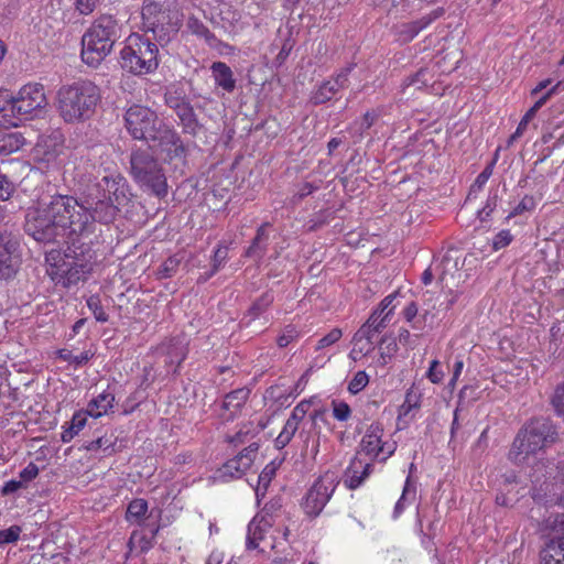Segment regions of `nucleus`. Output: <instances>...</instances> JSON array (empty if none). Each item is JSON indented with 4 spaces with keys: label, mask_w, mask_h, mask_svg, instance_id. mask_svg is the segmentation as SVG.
<instances>
[{
    "label": "nucleus",
    "mask_w": 564,
    "mask_h": 564,
    "mask_svg": "<svg viewBox=\"0 0 564 564\" xmlns=\"http://www.w3.org/2000/svg\"><path fill=\"white\" fill-rule=\"evenodd\" d=\"M94 181L87 186L80 204L67 194L42 197L25 213L24 230L34 240L54 243L66 239L70 243L64 252L46 253L48 274L65 286L85 279L93 269V256L86 243L77 246L80 237L95 230V221L110 224L119 205L128 200V183L115 162L95 166Z\"/></svg>",
    "instance_id": "f257e3e1"
},
{
    "label": "nucleus",
    "mask_w": 564,
    "mask_h": 564,
    "mask_svg": "<svg viewBox=\"0 0 564 564\" xmlns=\"http://www.w3.org/2000/svg\"><path fill=\"white\" fill-rule=\"evenodd\" d=\"M124 127L135 140L158 143L175 158L185 154L184 144L177 132L166 126L149 107L141 105L129 107L124 113Z\"/></svg>",
    "instance_id": "f03ea898"
},
{
    "label": "nucleus",
    "mask_w": 564,
    "mask_h": 564,
    "mask_svg": "<svg viewBox=\"0 0 564 564\" xmlns=\"http://www.w3.org/2000/svg\"><path fill=\"white\" fill-rule=\"evenodd\" d=\"M57 110L66 123L89 120L101 101L100 88L88 79L63 85L57 90Z\"/></svg>",
    "instance_id": "7ed1b4c3"
},
{
    "label": "nucleus",
    "mask_w": 564,
    "mask_h": 564,
    "mask_svg": "<svg viewBox=\"0 0 564 564\" xmlns=\"http://www.w3.org/2000/svg\"><path fill=\"white\" fill-rule=\"evenodd\" d=\"M121 36L118 21L108 14L96 19L82 37V59L90 67H97L111 53Z\"/></svg>",
    "instance_id": "20e7f679"
},
{
    "label": "nucleus",
    "mask_w": 564,
    "mask_h": 564,
    "mask_svg": "<svg viewBox=\"0 0 564 564\" xmlns=\"http://www.w3.org/2000/svg\"><path fill=\"white\" fill-rule=\"evenodd\" d=\"M557 440V427L550 419H531L517 434L509 452V459L516 464H523L529 456L535 455Z\"/></svg>",
    "instance_id": "39448f33"
},
{
    "label": "nucleus",
    "mask_w": 564,
    "mask_h": 564,
    "mask_svg": "<svg viewBox=\"0 0 564 564\" xmlns=\"http://www.w3.org/2000/svg\"><path fill=\"white\" fill-rule=\"evenodd\" d=\"M130 174L144 191L158 197L167 195V181L162 164L150 149H133L130 154Z\"/></svg>",
    "instance_id": "423d86ee"
},
{
    "label": "nucleus",
    "mask_w": 564,
    "mask_h": 564,
    "mask_svg": "<svg viewBox=\"0 0 564 564\" xmlns=\"http://www.w3.org/2000/svg\"><path fill=\"white\" fill-rule=\"evenodd\" d=\"M120 66L133 75H147L159 67L158 45L147 34L128 36L120 52Z\"/></svg>",
    "instance_id": "0eeeda50"
},
{
    "label": "nucleus",
    "mask_w": 564,
    "mask_h": 564,
    "mask_svg": "<svg viewBox=\"0 0 564 564\" xmlns=\"http://www.w3.org/2000/svg\"><path fill=\"white\" fill-rule=\"evenodd\" d=\"M1 98L2 95H0ZM46 104L43 85H25L19 90L17 97L6 99L3 105L0 104V124L18 127L20 121L28 119Z\"/></svg>",
    "instance_id": "6e6552de"
},
{
    "label": "nucleus",
    "mask_w": 564,
    "mask_h": 564,
    "mask_svg": "<svg viewBox=\"0 0 564 564\" xmlns=\"http://www.w3.org/2000/svg\"><path fill=\"white\" fill-rule=\"evenodd\" d=\"M338 485L334 473L327 471L315 480L304 497L302 507L310 517H317L333 496Z\"/></svg>",
    "instance_id": "1a4fd4ad"
},
{
    "label": "nucleus",
    "mask_w": 564,
    "mask_h": 564,
    "mask_svg": "<svg viewBox=\"0 0 564 564\" xmlns=\"http://www.w3.org/2000/svg\"><path fill=\"white\" fill-rule=\"evenodd\" d=\"M383 426L380 422L371 423L359 443V454H365L372 460L386 462L391 457L395 449L397 443L383 441Z\"/></svg>",
    "instance_id": "9d476101"
},
{
    "label": "nucleus",
    "mask_w": 564,
    "mask_h": 564,
    "mask_svg": "<svg viewBox=\"0 0 564 564\" xmlns=\"http://www.w3.org/2000/svg\"><path fill=\"white\" fill-rule=\"evenodd\" d=\"M142 20L147 32H152L159 41L167 42L172 35L177 33L180 26L177 8L171 12L155 14L153 19L144 18Z\"/></svg>",
    "instance_id": "9b49d317"
},
{
    "label": "nucleus",
    "mask_w": 564,
    "mask_h": 564,
    "mask_svg": "<svg viewBox=\"0 0 564 564\" xmlns=\"http://www.w3.org/2000/svg\"><path fill=\"white\" fill-rule=\"evenodd\" d=\"M354 64L343 68L334 78L322 83L313 93L311 101L314 105H322L329 101L340 89L348 86V76L354 68Z\"/></svg>",
    "instance_id": "f8f14e48"
},
{
    "label": "nucleus",
    "mask_w": 564,
    "mask_h": 564,
    "mask_svg": "<svg viewBox=\"0 0 564 564\" xmlns=\"http://www.w3.org/2000/svg\"><path fill=\"white\" fill-rule=\"evenodd\" d=\"M308 406V402L302 401L293 409L282 431L274 441L276 448H284L291 442L299 429L301 421L305 417Z\"/></svg>",
    "instance_id": "ddd939ff"
},
{
    "label": "nucleus",
    "mask_w": 564,
    "mask_h": 564,
    "mask_svg": "<svg viewBox=\"0 0 564 564\" xmlns=\"http://www.w3.org/2000/svg\"><path fill=\"white\" fill-rule=\"evenodd\" d=\"M250 389L248 388H239L227 393L224 398L219 416L224 421L234 420L248 401Z\"/></svg>",
    "instance_id": "4468645a"
},
{
    "label": "nucleus",
    "mask_w": 564,
    "mask_h": 564,
    "mask_svg": "<svg viewBox=\"0 0 564 564\" xmlns=\"http://www.w3.org/2000/svg\"><path fill=\"white\" fill-rule=\"evenodd\" d=\"M392 313L393 307L383 315L373 311L366 323L355 333V340L362 341L364 338L373 339L377 334L388 326Z\"/></svg>",
    "instance_id": "2eb2a0df"
},
{
    "label": "nucleus",
    "mask_w": 564,
    "mask_h": 564,
    "mask_svg": "<svg viewBox=\"0 0 564 564\" xmlns=\"http://www.w3.org/2000/svg\"><path fill=\"white\" fill-rule=\"evenodd\" d=\"M17 242L9 236L0 235V279H10L17 272V262L12 254L15 251Z\"/></svg>",
    "instance_id": "dca6fc26"
},
{
    "label": "nucleus",
    "mask_w": 564,
    "mask_h": 564,
    "mask_svg": "<svg viewBox=\"0 0 564 564\" xmlns=\"http://www.w3.org/2000/svg\"><path fill=\"white\" fill-rule=\"evenodd\" d=\"M269 508L265 507L263 514L256 516L248 525L247 547L249 550L258 547L259 541L263 539L264 532L272 527V517L268 513Z\"/></svg>",
    "instance_id": "f3484780"
},
{
    "label": "nucleus",
    "mask_w": 564,
    "mask_h": 564,
    "mask_svg": "<svg viewBox=\"0 0 564 564\" xmlns=\"http://www.w3.org/2000/svg\"><path fill=\"white\" fill-rule=\"evenodd\" d=\"M372 464H364L360 459L354 458L345 471L344 482L347 488L356 489L371 474Z\"/></svg>",
    "instance_id": "a211bd4d"
},
{
    "label": "nucleus",
    "mask_w": 564,
    "mask_h": 564,
    "mask_svg": "<svg viewBox=\"0 0 564 564\" xmlns=\"http://www.w3.org/2000/svg\"><path fill=\"white\" fill-rule=\"evenodd\" d=\"M217 86L227 93H232L236 88V79L231 68L224 62H214L210 67Z\"/></svg>",
    "instance_id": "6ab92c4d"
},
{
    "label": "nucleus",
    "mask_w": 564,
    "mask_h": 564,
    "mask_svg": "<svg viewBox=\"0 0 564 564\" xmlns=\"http://www.w3.org/2000/svg\"><path fill=\"white\" fill-rule=\"evenodd\" d=\"M25 143L22 133L0 130V159L18 152Z\"/></svg>",
    "instance_id": "aec40b11"
},
{
    "label": "nucleus",
    "mask_w": 564,
    "mask_h": 564,
    "mask_svg": "<svg viewBox=\"0 0 564 564\" xmlns=\"http://www.w3.org/2000/svg\"><path fill=\"white\" fill-rule=\"evenodd\" d=\"M115 395L104 391L94 398L87 405L86 413L93 417H100L113 406Z\"/></svg>",
    "instance_id": "412c9836"
},
{
    "label": "nucleus",
    "mask_w": 564,
    "mask_h": 564,
    "mask_svg": "<svg viewBox=\"0 0 564 564\" xmlns=\"http://www.w3.org/2000/svg\"><path fill=\"white\" fill-rule=\"evenodd\" d=\"M175 115L180 119V124L184 133L195 137L202 130L203 124L199 123L191 104Z\"/></svg>",
    "instance_id": "4be33fe9"
},
{
    "label": "nucleus",
    "mask_w": 564,
    "mask_h": 564,
    "mask_svg": "<svg viewBox=\"0 0 564 564\" xmlns=\"http://www.w3.org/2000/svg\"><path fill=\"white\" fill-rule=\"evenodd\" d=\"M432 22V18H421L416 21L402 23L397 26V34L402 42L412 41L423 29Z\"/></svg>",
    "instance_id": "5701e85b"
},
{
    "label": "nucleus",
    "mask_w": 564,
    "mask_h": 564,
    "mask_svg": "<svg viewBox=\"0 0 564 564\" xmlns=\"http://www.w3.org/2000/svg\"><path fill=\"white\" fill-rule=\"evenodd\" d=\"M438 281L442 283L448 275L453 276L458 271V260L454 259L451 252H446L441 260L434 259L432 262Z\"/></svg>",
    "instance_id": "b1692460"
},
{
    "label": "nucleus",
    "mask_w": 564,
    "mask_h": 564,
    "mask_svg": "<svg viewBox=\"0 0 564 564\" xmlns=\"http://www.w3.org/2000/svg\"><path fill=\"white\" fill-rule=\"evenodd\" d=\"M177 8V0H144L142 6V19H153L155 14L171 12Z\"/></svg>",
    "instance_id": "393cba45"
},
{
    "label": "nucleus",
    "mask_w": 564,
    "mask_h": 564,
    "mask_svg": "<svg viewBox=\"0 0 564 564\" xmlns=\"http://www.w3.org/2000/svg\"><path fill=\"white\" fill-rule=\"evenodd\" d=\"M148 502L142 498L133 499L129 502L126 520L130 523L141 525L147 519Z\"/></svg>",
    "instance_id": "a878e982"
},
{
    "label": "nucleus",
    "mask_w": 564,
    "mask_h": 564,
    "mask_svg": "<svg viewBox=\"0 0 564 564\" xmlns=\"http://www.w3.org/2000/svg\"><path fill=\"white\" fill-rule=\"evenodd\" d=\"M542 564H564V546L550 541L540 552Z\"/></svg>",
    "instance_id": "bb28decb"
},
{
    "label": "nucleus",
    "mask_w": 564,
    "mask_h": 564,
    "mask_svg": "<svg viewBox=\"0 0 564 564\" xmlns=\"http://www.w3.org/2000/svg\"><path fill=\"white\" fill-rule=\"evenodd\" d=\"M88 414L85 411L76 412L70 422L69 426L66 427L61 435L63 443L70 442L86 425Z\"/></svg>",
    "instance_id": "cd10ccee"
},
{
    "label": "nucleus",
    "mask_w": 564,
    "mask_h": 564,
    "mask_svg": "<svg viewBox=\"0 0 564 564\" xmlns=\"http://www.w3.org/2000/svg\"><path fill=\"white\" fill-rule=\"evenodd\" d=\"M251 466V460L245 455L243 456H236L232 459H229L224 465V474L229 475L230 477L239 478L241 477L247 469H249Z\"/></svg>",
    "instance_id": "c85d7f7f"
},
{
    "label": "nucleus",
    "mask_w": 564,
    "mask_h": 564,
    "mask_svg": "<svg viewBox=\"0 0 564 564\" xmlns=\"http://www.w3.org/2000/svg\"><path fill=\"white\" fill-rule=\"evenodd\" d=\"M273 301V293L271 291L264 292L252 303V305L247 312V316L250 317V321H254L269 308Z\"/></svg>",
    "instance_id": "c756f323"
},
{
    "label": "nucleus",
    "mask_w": 564,
    "mask_h": 564,
    "mask_svg": "<svg viewBox=\"0 0 564 564\" xmlns=\"http://www.w3.org/2000/svg\"><path fill=\"white\" fill-rule=\"evenodd\" d=\"M547 527L552 535L551 541L564 546V514L551 516L547 519Z\"/></svg>",
    "instance_id": "7c9ffc66"
},
{
    "label": "nucleus",
    "mask_w": 564,
    "mask_h": 564,
    "mask_svg": "<svg viewBox=\"0 0 564 564\" xmlns=\"http://www.w3.org/2000/svg\"><path fill=\"white\" fill-rule=\"evenodd\" d=\"M381 364H387V357L391 358L398 350L397 339L392 336L384 335L379 343Z\"/></svg>",
    "instance_id": "2f4dec72"
},
{
    "label": "nucleus",
    "mask_w": 564,
    "mask_h": 564,
    "mask_svg": "<svg viewBox=\"0 0 564 564\" xmlns=\"http://www.w3.org/2000/svg\"><path fill=\"white\" fill-rule=\"evenodd\" d=\"M58 356L64 361H67L68 364L74 365L75 367H80L91 359L93 354H90L89 351H83L79 355H73L70 350L62 349L58 351Z\"/></svg>",
    "instance_id": "473e14b6"
},
{
    "label": "nucleus",
    "mask_w": 564,
    "mask_h": 564,
    "mask_svg": "<svg viewBox=\"0 0 564 564\" xmlns=\"http://www.w3.org/2000/svg\"><path fill=\"white\" fill-rule=\"evenodd\" d=\"M187 26L192 33L204 37L209 43L215 39L214 34L208 30V28L195 17L188 18Z\"/></svg>",
    "instance_id": "72a5a7b5"
},
{
    "label": "nucleus",
    "mask_w": 564,
    "mask_h": 564,
    "mask_svg": "<svg viewBox=\"0 0 564 564\" xmlns=\"http://www.w3.org/2000/svg\"><path fill=\"white\" fill-rule=\"evenodd\" d=\"M181 261L182 258H180L177 254L167 258L159 269V276L161 279L173 276L176 273Z\"/></svg>",
    "instance_id": "f704fd0d"
},
{
    "label": "nucleus",
    "mask_w": 564,
    "mask_h": 564,
    "mask_svg": "<svg viewBox=\"0 0 564 564\" xmlns=\"http://www.w3.org/2000/svg\"><path fill=\"white\" fill-rule=\"evenodd\" d=\"M417 305L415 302H410L405 308L403 310L402 314L404 319L410 323L411 327L415 330H422L423 329V322L421 318H416L417 316Z\"/></svg>",
    "instance_id": "c9c22d12"
},
{
    "label": "nucleus",
    "mask_w": 564,
    "mask_h": 564,
    "mask_svg": "<svg viewBox=\"0 0 564 564\" xmlns=\"http://www.w3.org/2000/svg\"><path fill=\"white\" fill-rule=\"evenodd\" d=\"M409 497L411 499L415 498V488L412 487V485L410 482V478L406 479L402 495L395 503L394 511H393V516L395 518L399 517L401 514V512L403 511L405 501L409 499Z\"/></svg>",
    "instance_id": "e433bc0d"
},
{
    "label": "nucleus",
    "mask_w": 564,
    "mask_h": 564,
    "mask_svg": "<svg viewBox=\"0 0 564 564\" xmlns=\"http://www.w3.org/2000/svg\"><path fill=\"white\" fill-rule=\"evenodd\" d=\"M87 306L94 314L96 321L106 323L108 321V314L104 311L101 301L98 295H91L87 300Z\"/></svg>",
    "instance_id": "4c0bfd02"
},
{
    "label": "nucleus",
    "mask_w": 564,
    "mask_h": 564,
    "mask_svg": "<svg viewBox=\"0 0 564 564\" xmlns=\"http://www.w3.org/2000/svg\"><path fill=\"white\" fill-rule=\"evenodd\" d=\"M496 161L494 160L490 164H488L482 171L481 173L476 177L475 182L473 183V185L470 186V192H469V195L474 194V193H477V192H480L482 189V187L485 186V184L487 183V181L489 180V177L492 175V171H494V165H495Z\"/></svg>",
    "instance_id": "58836bf2"
},
{
    "label": "nucleus",
    "mask_w": 564,
    "mask_h": 564,
    "mask_svg": "<svg viewBox=\"0 0 564 564\" xmlns=\"http://www.w3.org/2000/svg\"><path fill=\"white\" fill-rule=\"evenodd\" d=\"M228 259V247L219 243L212 257V270L218 272Z\"/></svg>",
    "instance_id": "ea45409f"
},
{
    "label": "nucleus",
    "mask_w": 564,
    "mask_h": 564,
    "mask_svg": "<svg viewBox=\"0 0 564 564\" xmlns=\"http://www.w3.org/2000/svg\"><path fill=\"white\" fill-rule=\"evenodd\" d=\"M368 375L365 371H358L348 383V391L352 394H357L368 384Z\"/></svg>",
    "instance_id": "a19ab883"
},
{
    "label": "nucleus",
    "mask_w": 564,
    "mask_h": 564,
    "mask_svg": "<svg viewBox=\"0 0 564 564\" xmlns=\"http://www.w3.org/2000/svg\"><path fill=\"white\" fill-rule=\"evenodd\" d=\"M21 532L22 529L19 525H11L8 529L0 530V546L17 542Z\"/></svg>",
    "instance_id": "79ce46f5"
},
{
    "label": "nucleus",
    "mask_w": 564,
    "mask_h": 564,
    "mask_svg": "<svg viewBox=\"0 0 564 564\" xmlns=\"http://www.w3.org/2000/svg\"><path fill=\"white\" fill-rule=\"evenodd\" d=\"M267 246L268 242H263L253 238L251 245L246 250V257L253 258L258 261L261 260L267 251Z\"/></svg>",
    "instance_id": "37998d69"
},
{
    "label": "nucleus",
    "mask_w": 564,
    "mask_h": 564,
    "mask_svg": "<svg viewBox=\"0 0 564 564\" xmlns=\"http://www.w3.org/2000/svg\"><path fill=\"white\" fill-rule=\"evenodd\" d=\"M165 104L176 113L180 112L181 109L188 106L189 101L185 97L178 96L175 93H170L165 95Z\"/></svg>",
    "instance_id": "c03bdc74"
},
{
    "label": "nucleus",
    "mask_w": 564,
    "mask_h": 564,
    "mask_svg": "<svg viewBox=\"0 0 564 564\" xmlns=\"http://www.w3.org/2000/svg\"><path fill=\"white\" fill-rule=\"evenodd\" d=\"M341 336L343 332L340 328H333L327 335H325L317 341L316 350H321L334 345L341 338Z\"/></svg>",
    "instance_id": "a18cd8bd"
},
{
    "label": "nucleus",
    "mask_w": 564,
    "mask_h": 564,
    "mask_svg": "<svg viewBox=\"0 0 564 564\" xmlns=\"http://www.w3.org/2000/svg\"><path fill=\"white\" fill-rule=\"evenodd\" d=\"M551 403L556 414L564 417V383L556 387Z\"/></svg>",
    "instance_id": "49530a36"
},
{
    "label": "nucleus",
    "mask_w": 564,
    "mask_h": 564,
    "mask_svg": "<svg viewBox=\"0 0 564 564\" xmlns=\"http://www.w3.org/2000/svg\"><path fill=\"white\" fill-rule=\"evenodd\" d=\"M535 208V199L533 196L525 195L521 202L513 208V210L509 214L508 218L520 215L524 212H530Z\"/></svg>",
    "instance_id": "de8ad7c7"
},
{
    "label": "nucleus",
    "mask_w": 564,
    "mask_h": 564,
    "mask_svg": "<svg viewBox=\"0 0 564 564\" xmlns=\"http://www.w3.org/2000/svg\"><path fill=\"white\" fill-rule=\"evenodd\" d=\"M333 414L338 421H347L351 414V410L346 402L333 401Z\"/></svg>",
    "instance_id": "09e8293b"
},
{
    "label": "nucleus",
    "mask_w": 564,
    "mask_h": 564,
    "mask_svg": "<svg viewBox=\"0 0 564 564\" xmlns=\"http://www.w3.org/2000/svg\"><path fill=\"white\" fill-rule=\"evenodd\" d=\"M113 446V442L110 441L109 438L105 437V436H99L97 437L96 440L87 443L85 445V448L89 452H96L100 448H102L104 451H107L109 449L110 447Z\"/></svg>",
    "instance_id": "8fccbe9b"
},
{
    "label": "nucleus",
    "mask_w": 564,
    "mask_h": 564,
    "mask_svg": "<svg viewBox=\"0 0 564 564\" xmlns=\"http://www.w3.org/2000/svg\"><path fill=\"white\" fill-rule=\"evenodd\" d=\"M297 337V332L296 329L292 326V325H289L285 327L284 332L282 333V335H280L276 339V344L280 348H284L286 347L290 343H292L295 338Z\"/></svg>",
    "instance_id": "3c124183"
},
{
    "label": "nucleus",
    "mask_w": 564,
    "mask_h": 564,
    "mask_svg": "<svg viewBox=\"0 0 564 564\" xmlns=\"http://www.w3.org/2000/svg\"><path fill=\"white\" fill-rule=\"evenodd\" d=\"M14 192V185L7 175L0 173V200H7Z\"/></svg>",
    "instance_id": "603ef678"
},
{
    "label": "nucleus",
    "mask_w": 564,
    "mask_h": 564,
    "mask_svg": "<svg viewBox=\"0 0 564 564\" xmlns=\"http://www.w3.org/2000/svg\"><path fill=\"white\" fill-rule=\"evenodd\" d=\"M438 367L440 361L434 359L426 372V377L432 383H441L444 378V372Z\"/></svg>",
    "instance_id": "864d4df0"
},
{
    "label": "nucleus",
    "mask_w": 564,
    "mask_h": 564,
    "mask_svg": "<svg viewBox=\"0 0 564 564\" xmlns=\"http://www.w3.org/2000/svg\"><path fill=\"white\" fill-rule=\"evenodd\" d=\"M512 241V235L509 230H501L498 232L492 240V248L495 250L507 247Z\"/></svg>",
    "instance_id": "5fc2aeb1"
},
{
    "label": "nucleus",
    "mask_w": 564,
    "mask_h": 564,
    "mask_svg": "<svg viewBox=\"0 0 564 564\" xmlns=\"http://www.w3.org/2000/svg\"><path fill=\"white\" fill-rule=\"evenodd\" d=\"M100 0H76V10L84 15L90 14L96 9Z\"/></svg>",
    "instance_id": "6e6d98bb"
},
{
    "label": "nucleus",
    "mask_w": 564,
    "mask_h": 564,
    "mask_svg": "<svg viewBox=\"0 0 564 564\" xmlns=\"http://www.w3.org/2000/svg\"><path fill=\"white\" fill-rule=\"evenodd\" d=\"M497 200H498L497 193L489 195L486 206L478 213V216L481 221H485L487 219V217H489L490 214L495 210V208L497 207Z\"/></svg>",
    "instance_id": "4d7b16f0"
},
{
    "label": "nucleus",
    "mask_w": 564,
    "mask_h": 564,
    "mask_svg": "<svg viewBox=\"0 0 564 564\" xmlns=\"http://www.w3.org/2000/svg\"><path fill=\"white\" fill-rule=\"evenodd\" d=\"M39 475V467L34 463L29 465L20 471V479L26 486L28 482L32 481Z\"/></svg>",
    "instance_id": "13d9d810"
},
{
    "label": "nucleus",
    "mask_w": 564,
    "mask_h": 564,
    "mask_svg": "<svg viewBox=\"0 0 564 564\" xmlns=\"http://www.w3.org/2000/svg\"><path fill=\"white\" fill-rule=\"evenodd\" d=\"M419 335H414L412 336L409 332V329L406 328H401L399 330V334H398V341L404 346V347H408V348H411L413 349L415 346H416V343H415V338L414 337H417Z\"/></svg>",
    "instance_id": "bf43d9fd"
},
{
    "label": "nucleus",
    "mask_w": 564,
    "mask_h": 564,
    "mask_svg": "<svg viewBox=\"0 0 564 564\" xmlns=\"http://www.w3.org/2000/svg\"><path fill=\"white\" fill-rule=\"evenodd\" d=\"M352 343L355 348L352 349V352H355L357 349L362 355H368L371 351H373V339L364 338L362 341H356L355 336L352 337Z\"/></svg>",
    "instance_id": "052dcab7"
},
{
    "label": "nucleus",
    "mask_w": 564,
    "mask_h": 564,
    "mask_svg": "<svg viewBox=\"0 0 564 564\" xmlns=\"http://www.w3.org/2000/svg\"><path fill=\"white\" fill-rule=\"evenodd\" d=\"M560 84L553 86L552 88H550L544 95H542L535 102L534 105L529 109V110H532L534 115H536V112L547 102V100L550 99V97L555 93V90L557 89Z\"/></svg>",
    "instance_id": "680f3d73"
},
{
    "label": "nucleus",
    "mask_w": 564,
    "mask_h": 564,
    "mask_svg": "<svg viewBox=\"0 0 564 564\" xmlns=\"http://www.w3.org/2000/svg\"><path fill=\"white\" fill-rule=\"evenodd\" d=\"M560 84L553 86L552 88H550L544 95H542L535 102L534 105L529 109V110H532L534 115H536V112L547 102V100L550 99V97L555 93V90L557 89Z\"/></svg>",
    "instance_id": "e2e57ef3"
},
{
    "label": "nucleus",
    "mask_w": 564,
    "mask_h": 564,
    "mask_svg": "<svg viewBox=\"0 0 564 564\" xmlns=\"http://www.w3.org/2000/svg\"><path fill=\"white\" fill-rule=\"evenodd\" d=\"M560 84L553 86L552 88H550L544 95H542L535 102L534 105L529 109V110H532L534 115H536V112L547 102V100L550 99V97L555 93V90L557 89Z\"/></svg>",
    "instance_id": "0e129e2a"
},
{
    "label": "nucleus",
    "mask_w": 564,
    "mask_h": 564,
    "mask_svg": "<svg viewBox=\"0 0 564 564\" xmlns=\"http://www.w3.org/2000/svg\"><path fill=\"white\" fill-rule=\"evenodd\" d=\"M25 487L26 486L23 484V481H21V479L20 480L11 479L3 485L2 489H1V494L4 496H8V495L14 494L19 489L25 488Z\"/></svg>",
    "instance_id": "69168bd1"
},
{
    "label": "nucleus",
    "mask_w": 564,
    "mask_h": 564,
    "mask_svg": "<svg viewBox=\"0 0 564 564\" xmlns=\"http://www.w3.org/2000/svg\"><path fill=\"white\" fill-rule=\"evenodd\" d=\"M275 474V467L272 466V464L267 465L264 469L259 475V485H263V487H267L268 484L271 481L272 477Z\"/></svg>",
    "instance_id": "338daca9"
},
{
    "label": "nucleus",
    "mask_w": 564,
    "mask_h": 564,
    "mask_svg": "<svg viewBox=\"0 0 564 564\" xmlns=\"http://www.w3.org/2000/svg\"><path fill=\"white\" fill-rule=\"evenodd\" d=\"M397 297V294L393 293V294H390L388 296H386L379 304V306L375 310V312L377 313H380V314H384L386 312H388L391 307H393V310L395 308V306L392 304L393 301L395 300Z\"/></svg>",
    "instance_id": "774afa93"
}]
</instances>
